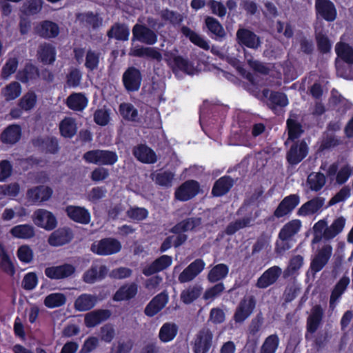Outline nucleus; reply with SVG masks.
<instances>
[{
	"label": "nucleus",
	"mask_w": 353,
	"mask_h": 353,
	"mask_svg": "<svg viewBox=\"0 0 353 353\" xmlns=\"http://www.w3.org/2000/svg\"><path fill=\"white\" fill-rule=\"evenodd\" d=\"M346 40L347 34H343L335 46L338 57L336 60V72L344 79H353V48L346 43Z\"/></svg>",
	"instance_id": "1"
},
{
	"label": "nucleus",
	"mask_w": 353,
	"mask_h": 353,
	"mask_svg": "<svg viewBox=\"0 0 353 353\" xmlns=\"http://www.w3.org/2000/svg\"><path fill=\"white\" fill-rule=\"evenodd\" d=\"M345 221L344 217L340 216L336 219L330 226H327V223L324 219L316 222L313 227L312 244L319 243L323 239L330 240L334 238L343 231Z\"/></svg>",
	"instance_id": "2"
},
{
	"label": "nucleus",
	"mask_w": 353,
	"mask_h": 353,
	"mask_svg": "<svg viewBox=\"0 0 353 353\" xmlns=\"http://www.w3.org/2000/svg\"><path fill=\"white\" fill-rule=\"evenodd\" d=\"M238 213L241 215L245 214V216L229 224L226 228V233L228 234H232L241 228L251 225L260 214L258 209L249 204L243 205Z\"/></svg>",
	"instance_id": "3"
},
{
	"label": "nucleus",
	"mask_w": 353,
	"mask_h": 353,
	"mask_svg": "<svg viewBox=\"0 0 353 353\" xmlns=\"http://www.w3.org/2000/svg\"><path fill=\"white\" fill-rule=\"evenodd\" d=\"M164 59L172 68L176 75L180 72L192 75L195 73L194 66L187 60L178 55V50L172 49L164 53Z\"/></svg>",
	"instance_id": "4"
},
{
	"label": "nucleus",
	"mask_w": 353,
	"mask_h": 353,
	"mask_svg": "<svg viewBox=\"0 0 353 353\" xmlns=\"http://www.w3.org/2000/svg\"><path fill=\"white\" fill-rule=\"evenodd\" d=\"M326 164H322L321 169L326 172L327 176L332 179L335 177L336 182L339 184H343L347 181L349 178L353 174L352 166L346 161H337L330 165L327 169H325Z\"/></svg>",
	"instance_id": "5"
},
{
	"label": "nucleus",
	"mask_w": 353,
	"mask_h": 353,
	"mask_svg": "<svg viewBox=\"0 0 353 353\" xmlns=\"http://www.w3.org/2000/svg\"><path fill=\"white\" fill-rule=\"evenodd\" d=\"M121 249V243L112 238H105L100 241H96L92 243L90 248L94 254L102 256L117 253Z\"/></svg>",
	"instance_id": "6"
},
{
	"label": "nucleus",
	"mask_w": 353,
	"mask_h": 353,
	"mask_svg": "<svg viewBox=\"0 0 353 353\" xmlns=\"http://www.w3.org/2000/svg\"><path fill=\"white\" fill-rule=\"evenodd\" d=\"M84 159L91 163L99 165H113L117 161V154L108 150H92L86 152Z\"/></svg>",
	"instance_id": "7"
},
{
	"label": "nucleus",
	"mask_w": 353,
	"mask_h": 353,
	"mask_svg": "<svg viewBox=\"0 0 353 353\" xmlns=\"http://www.w3.org/2000/svg\"><path fill=\"white\" fill-rule=\"evenodd\" d=\"M36 225L46 230H52L57 226V219L54 214L44 209L36 210L32 215Z\"/></svg>",
	"instance_id": "8"
},
{
	"label": "nucleus",
	"mask_w": 353,
	"mask_h": 353,
	"mask_svg": "<svg viewBox=\"0 0 353 353\" xmlns=\"http://www.w3.org/2000/svg\"><path fill=\"white\" fill-rule=\"evenodd\" d=\"M213 334L208 328L202 329L196 336L193 351L194 353H208L212 345Z\"/></svg>",
	"instance_id": "9"
},
{
	"label": "nucleus",
	"mask_w": 353,
	"mask_h": 353,
	"mask_svg": "<svg viewBox=\"0 0 353 353\" xmlns=\"http://www.w3.org/2000/svg\"><path fill=\"white\" fill-rule=\"evenodd\" d=\"M255 307V301L253 297H244L236 307L234 314V320L236 323H243L252 313Z\"/></svg>",
	"instance_id": "10"
},
{
	"label": "nucleus",
	"mask_w": 353,
	"mask_h": 353,
	"mask_svg": "<svg viewBox=\"0 0 353 353\" xmlns=\"http://www.w3.org/2000/svg\"><path fill=\"white\" fill-rule=\"evenodd\" d=\"M332 253V248L330 245H324L314 256L310 264V269L314 273L321 270L328 262Z\"/></svg>",
	"instance_id": "11"
},
{
	"label": "nucleus",
	"mask_w": 353,
	"mask_h": 353,
	"mask_svg": "<svg viewBox=\"0 0 353 353\" xmlns=\"http://www.w3.org/2000/svg\"><path fill=\"white\" fill-rule=\"evenodd\" d=\"M199 191V184L194 180L183 183L175 192L176 199L185 201L195 196Z\"/></svg>",
	"instance_id": "12"
},
{
	"label": "nucleus",
	"mask_w": 353,
	"mask_h": 353,
	"mask_svg": "<svg viewBox=\"0 0 353 353\" xmlns=\"http://www.w3.org/2000/svg\"><path fill=\"white\" fill-rule=\"evenodd\" d=\"M205 263L201 259H196L191 263L179 276V281L181 283L192 281L204 269Z\"/></svg>",
	"instance_id": "13"
},
{
	"label": "nucleus",
	"mask_w": 353,
	"mask_h": 353,
	"mask_svg": "<svg viewBox=\"0 0 353 353\" xmlns=\"http://www.w3.org/2000/svg\"><path fill=\"white\" fill-rule=\"evenodd\" d=\"M238 43L249 48L256 49L261 45L259 37L253 32L245 28H239L236 32Z\"/></svg>",
	"instance_id": "14"
},
{
	"label": "nucleus",
	"mask_w": 353,
	"mask_h": 353,
	"mask_svg": "<svg viewBox=\"0 0 353 353\" xmlns=\"http://www.w3.org/2000/svg\"><path fill=\"white\" fill-rule=\"evenodd\" d=\"M123 81L128 91L138 90L141 83L140 71L134 67L129 68L123 75Z\"/></svg>",
	"instance_id": "15"
},
{
	"label": "nucleus",
	"mask_w": 353,
	"mask_h": 353,
	"mask_svg": "<svg viewBox=\"0 0 353 353\" xmlns=\"http://www.w3.org/2000/svg\"><path fill=\"white\" fill-rule=\"evenodd\" d=\"M316 13L327 21H333L336 17V10L330 0H316Z\"/></svg>",
	"instance_id": "16"
},
{
	"label": "nucleus",
	"mask_w": 353,
	"mask_h": 353,
	"mask_svg": "<svg viewBox=\"0 0 353 353\" xmlns=\"http://www.w3.org/2000/svg\"><path fill=\"white\" fill-rule=\"evenodd\" d=\"M134 39L148 45H152L157 41V34L146 26L136 24L132 29Z\"/></svg>",
	"instance_id": "17"
},
{
	"label": "nucleus",
	"mask_w": 353,
	"mask_h": 353,
	"mask_svg": "<svg viewBox=\"0 0 353 353\" xmlns=\"http://www.w3.org/2000/svg\"><path fill=\"white\" fill-rule=\"evenodd\" d=\"M299 203V196L291 194L285 197L274 211V216L277 218L283 217L290 213Z\"/></svg>",
	"instance_id": "18"
},
{
	"label": "nucleus",
	"mask_w": 353,
	"mask_h": 353,
	"mask_svg": "<svg viewBox=\"0 0 353 353\" xmlns=\"http://www.w3.org/2000/svg\"><path fill=\"white\" fill-rule=\"evenodd\" d=\"M299 203V196L291 194L285 197L274 211V216L277 218L283 217L290 213Z\"/></svg>",
	"instance_id": "19"
},
{
	"label": "nucleus",
	"mask_w": 353,
	"mask_h": 353,
	"mask_svg": "<svg viewBox=\"0 0 353 353\" xmlns=\"http://www.w3.org/2000/svg\"><path fill=\"white\" fill-rule=\"evenodd\" d=\"M299 203V196L291 194L285 197L274 211V216L277 218L283 217L290 213Z\"/></svg>",
	"instance_id": "20"
},
{
	"label": "nucleus",
	"mask_w": 353,
	"mask_h": 353,
	"mask_svg": "<svg viewBox=\"0 0 353 353\" xmlns=\"http://www.w3.org/2000/svg\"><path fill=\"white\" fill-rule=\"evenodd\" d=\"M75 268L70 264H63L46 268L45 274L51 279H62L74 274Z\"/></svg>",
	"instance_id": "21"
},
{
	"label": "nucleus",
	"mask_w": 353,
	"mask_h": 353,
	"mask_svg": "<svg viewBox=\"0 0 353 353\" xmlns=\"http://www.w3.org/2000/svg\"><path fill=\"white\" fill-rule=\"evenodd\" d=\"M282 272L278 266H272L263 272L259 278L256 286L259 288H266L273 284Z\"/></svg>",
	"instance_id": "22"
},
{
	"label": "nucleus",
	"mask_w": 353,
	"mask_h": 353,
	"mask_svg": "<svg viewBox=\"0 0 353 353\" xmlns=\"http://www.w3.org/2000/svg\"><path fill=\"white\" fill-rule=\"evenodd\" d=\"M307 152L308 149L306 143L301 141L291 147L287 155L288 161L290 164L296 165L306 157Z\"/></svg>",
	"instance_id": "23"
},
{
	"label": "nucleus",
	"mask_w": 353,
	"mask_h": 353,
	"mask_svg": "<svg viewBox=\"0 0 353 353\" xmlns=\"http://www.w3.org/2000/svg\"><path fill=\"white\" fill-rule=\"evenodd\" d=\"M168 301V296L166 293L159 294L146 306L145 314L148 316H154L165 306Z\"/></svg>",
	"instance_id": "24"
},
{
	"label": "nucleus",
	"mask_w": 353,
	"mask_h": 353,
	"mask_svg": "<svg viewBox=\"0 0 353 353\" xmlns=\"http://www.w3.org/2000/svg\"><path fill=\"white\" fill-rule=\"evenodd\" d=\"M172 259L171 256L163 255L150 265L145 266L143 269V274L145 276H150L168 268L172 264Z\"/></svg>",
	"instance_id": "25"
},
{
	"label": "nucleus",
	"mask_w": 353,
	"mask_h": 353,
	"mask_svg": "<svg viewBox=\"0 0 353 353\" xmlns=\"http://www.w3.org/2000/svg\"><path fill=\"white\" fill-rule=\"evenodd\" d=\"M68 216L74 221L88 224L90 221V214L84 208L70 205L65 209Z\"/></svg>",
	"instance_id": "26"
},
{
	"label": "nucleus",
	"mask_w": 353,
	"mask_h": 353,
	"mask_svg": "<svg viewBox=\"0 0 353 353\" xmlns=\"http://www.w3.org/2000/svg\"><path fill=\"white\" fill-rule=\"evenodd\" d=\"M323 316V310L319 305L314 306L312 310L311 314L308 317L307 323V333L305 335L307 339L312 338V335L317 330L319 325L321 321Z\"/></svg>",
	"instance_id": "27"
},
{
	"label": "nucleus",
	"mask_w": 353,
	"mask_h": 353,
	"mask_svg": "<svg viewBox=\"0 0 353 353\" xmlns=\"http://www.w3.org/2000/svg\"><path fill=\"white\" fill-rule=\"evenodd\" d=\"M52 194V190L47 186H39L28 191L27 196L33 203H41L48 201Z\"/></svg>",
	"instance_id": "28"
},
{
	"label": "nucleus",
	"mask_w": 353,
	"mask_h": 353,
	"mask_svg": "<svg viewBox=\"0 0 353 353\" xmlns=\"http://www.w3.org/2000/svg\"><path fill=\"white\" fill-rule=\"evenodd\" d=\"M111 313L108 310H97L85 315V325L88 327H94L108 319Z\"/></svg>",
	"instance_id": "29"
},
{
	"label": "nucleus",
	"mask_w": 353,
	"mask_h": 353,
	"mask_svg": "<svg viewBox=\"0 0 353 353\" xmlns=\"http://www.w3.org/2000/svg\"><path fill=\"white\" fill-rule=\"evenodd\" d=\"M330 105L340 114L345 113L350 108V103L345 99L336 90L331 91V97L329 100Z\"/></svg>",
	"instance_id": "30"
},
{
	"label": "nucleus",
	"mask_w": 353,
	"mask_h": 353,
	"mask_svg": "<svg viewBox=\"0 0 353 353\" xmlns=\"http://www.w3.org/2000/svg\"><path fill=\"white\" fill-rule=\"evenodd\" d=\"M325 199L314 198L303 204L298 210V215L308 216L317 212L324 205Z\"/></svg>",
	"instance_id": "31"
},
{
	"label": "nucleus",
	"mask_w": 353,
	"mask_h": 353,
	"mask_svg": "<svg viewBox=\"0 0 353 353\" xmlns=\"http://www.w3.org/2000/svg\"><path fill=\"white\" fill-rule=\"evenodd\" d=\"M134 155L141 162L153 163L157 161L154 152L144 145H140L134 149Z\"/></svg>",
	"instance_id": "32"
},
{
	"label": "nucleus",
	"mask_w": 353,
	"mask_h": 353,
	"mask_svg": "<svg viewBox=\"0 0 353 353\" xmlns=\"http://www.w3.org/2000/svg\"><path fill=\"white\" fill-rule=\"evenodd\" d=\"M108 270L105 265H92L83 276V280L85 283H92L97 280H100L107 274Z\"/></svg>",
	"instance_id": "33"
},
{
	"label": "nucleus",
	"mask_w": 353,
	"mask_h": 353,
	"mask_svg": "<svg viewBox=\"0 0 353 353\" xmlns=\"http://www.w3.org/2000/svg\"><path fill=\"white\" fill-rule=\"evenodd\" d=\"M97 303V297L96 296L83 294L76 299L74 307L78 311H87L94 307Z\"/></svg>",
	"instance_id": "34"
},
{
	"label": "nucleus",
	"mask_w": 353,
	"mask_h": 353,
	"mask_svg": "<svg viewBox=\"0 0 353 353\" xmlns=\"http://www.w3.org/2000/svg\"><path fill=\"white\" fill-rule=\"evenodd\" d=\"M349 283L350 279L347 276H343L336 285L332 292L330 301V306L332 310L336 307L340 297L345 290Z\"/></svg>",
	"instance_id": "35"
},
{
	"label": "nucleus",
	"mask_w": 353,
	"mask_h": 353,
	"mask_svg": "<svg viewBox=\"0 0 353 353\" xmlns=\"http://www.w3.org/2000/svg\"><path fill=\"white\" fill-rule=\"evenodd\" d=\"M267 89L263 90V95L265 98L268 99L269 105L272 108H275L276 106L284 107L288 104V99L287 96L281 92H272L269 93Z\"/></svg>",
	"instance_id": "36"
},
{
	"label": "nucleus",
	"mask_w": 353,
	"mask_h": 353,
	"mask_svg": "<svg viewBox=\"0 0 353 353\" xmlns=\"http://www.w3.org/2000/svg\"><path fill=\"white\" fill-rule=\"evenodd\" d=\"M88 100L81 93H73L67 99V105L70 109L76 111L83 110L88 105Z\"/></svg>",
	"instance_id": "37"
},
{
	"label": "nucleus",
	"mask_w": 353,
	"mask_h": 353,
	"mask_svg": "<svg viewBox=\"0 0 353 353\" xmlns=\"http://www.w3.org/2000/svg\"><path fill=\"white\" fill-rule=\"evenodd\" d=\"M71 238V234L68 230L59 229L51 234L48 243L52 246H60L69 242Z\"/></svg>",
	"instance_id": "38"
},
{
	"label": "nucleus",
	"mask_w": 353,
	"mask_h": 353,
	"mask_svg": "<svg viewBox=\"0 0 353 353\" xmlns=\"http://www.w3.org/2000/svg\"><path fill=\"white\" fill-rule=\"evenodd\" d=\"M201 225V219L190 218L182 221L172 228V232L179 233L196 230Z\"/></svg>",
	"instance_id": "39"
},
{
	"label": "nucleus",
	"mask_w": 353,
	"mask_h": 353,
	"mask_svg": "<svg viewBox=\"0 0 353 353\" xmlns=\"http://www.w3.org/2000/svg\"><path fill=\"white\" fill-rule=\"evenodd\" d=\"M39 59L45 64H51L55 61L56 51L54 47L48 43L41 44L38 51Z\"/></svg>",
	"instance_id": "40"
},
{
	"label": "nucleus",
	"mask_w": 353,
	"mask_h": 353,
	"mask_svg": "<svg viewBox=\"0 0 353 353\" xmlns=\"http://www.w3.org/2000/svg\"><path fill=\"white\" fill-rule=\"evenodd\" d=\"M301 228V222L299 219L289 221L283 225L279 232V237L291 239L296 234Z\"/></svg>",
	"instance_id": "41"
},
{
	"label": "nucleus",
	"mask_w": 353,
	"mask_h": 353,
	"mask_svg": "<svg viewBox=\"0 0 353 353\" xmlns=\"http://www.w3.org/2000/svg\"><path fill=\"white\" fill-rule=\"evenodd\" d=\"M137 293V285L130 283L121 287L114 296V300L121 301L133 298Z\"/></svg>",
	"instance_id": "42"
},
{
	"label": "nucleus",
	"mask_w": 353,
	"mask_h": 353,
	"mask_svg": "<svg viewBox=\"0 0 353 353\" xmlns=\"http://www.w3.org/2000/svg\"><path fill=\"white\" fill-rule=\"evenodd\" d=\"M178 327L173 323H165L160 328L159 337L163 343L172 341L176 336Z\"/></svg>",
	"instance_id": "43"
},
{
	"label": "nucleus",
	"mask_w": 353,
	"mask_h": 353,
	"mask_svg": "<svg viewBox=\"0 0 353 353\" xmlns=\"http://www.w3.org/2000/svg\"><path fill=\"white\" fill-rule=\"evenodd\" d=\"M10 232L15 238L28 239L34 236V228L31 225L22 224L13 227Z\"/></svg>",
	"instance_id": "44"
},
{
	"label": "nucleus",
	"mask_w": 353,
	"mask_h": 353,
	"mask_svg": "<svg viewBox=\"0 0 353 353\" xmlns=\"http://www.w3.org/2000/svg\"><path fill=\"white\" fill-rule=\"evenodd\" d=\"M229 272V268L223 263L214 266L209 272L208 279L211 283H215L225 279Z\"/></svg>",
	"instance_id": "45"
},
{
	"label": "nucleus",
	"mask_w": 353,
	"mask_h": 353,
	"mask_svg": "<svg viewBox=\"0 0 353 353\" xmlns=\"http://www.w3.org/2000/svg\"><path fill=\"white\" fill-rule=\"evenodd\" d=\"M21 137V128L17 125L8 127L1 134V140L7 143H15Z\"/></svg>",
	"instance_id": "46"
},
{
	"label": "nucleus",
	"mask_w": 353,
	"mask_h": 353,
	"mask_svg": "<svg viewBox=\"0 0 353 353\" xmlns=\"http://www.w3.org/2000/svg\"><path fill=\"white\" fill-rule=\"evenodd\" d=\"M59 130L63 137L71 138L77 132V123L72 118L66 117L60 123Z\"/></svg>",
	"instance_id": "47"
},
{
	"label": "nucleus",
	"mask_w": 353,
	"mask_h": 353,
	"mask_svg": "<svg viewBox=\"0 0 353 353\" xmlns=\"http://www.w3.org/2000/svg\"><path fill=\"white\" fill-rule=\"evenodd\" d=\"M37 32L39 34L43 37L52 38L59 34V29L56 23L46 21L40 25Z\"/></svg>",
	"instance_id": "48"
},
{
	"label": "nucleus",
	"mask_w": 353,
	"mask_h": 353,
	"mask_svg": "<svg viewBox=\"0 0 353 353\" xmlns=\"http://www.w3.org/2000/svg\"><path fill=\"white\" fill-rule=\"evenodd\" d=\"M232 186V180L229 176L220 178L214 184L212 192L216 196H220L227 193Z\"/></svg>",
	"instance_id": "49"
},
{
	"label": "nucleus",
	"mask_w": 353,
	"mask_h": 353,
	"mask_svg": "<svg viewBox=\"0 0 353 353\" xmlns=\"http://www.w3.org/2000/svg\"><path fill=\"white\" fill-rule=\"evenodd\" d=\"M21 93V86L16 81L8 84L1 90V94L6 101H12L17 99Z\"/></svg>",
	"instance_id": "50"
},
{
	"label": "nucleus",
	"mask_w": 353,
	"mask_h": 353,
	"mask_svg": "<svg viewBox=\"0 0 353 353\" xmlns=\"http://www.w3.org/2000/svg\"><path fill=\"white\" fill-rule=\"evenodd\" d=\"M325 176L323 174L312 172L307 177V184L311 190L317 192L325 185Z\"/></svg>",
	"instance_id": "51"
},
{
	"label": "nucleus",
	"mask_w": 353,
	"mask_h": 353,
	"mask_svg": "<svg viewBox=\"0 0 353 353\" xmlns=\"http://www.w3.org/2000/svg\"><path fill=\"white\" fill-rule=\"evenodd\" d=\"M202 288L200 285H195L188 287L182 291L181 299L185 304H190L196 300L201 294Z\"/></svg>",
	"instance_id": "52"
},
{
	"label": "nucleus",
	"mask_w": 353,
	"mask_h": 353,
	"mask_svg": "<svg viewBox=\"0 0 353 353\" xmlns=\"http://www.w3.org/2000/svg\"><path fill=\"white\" fill-rule=\"evenodd\" d=\"M205 25L215 39H222L225 36V32L222 25L216 19L208 17L205 19Z\"/></svg>",
	"instance_id": "53"
},
{
	"label": "nucleus",
	"mask_w": 353,
	"mask_h": 353,
	"mask_svg": "<svg viewBox=\"0 0 353 353\" xmlns=\"http://www.w3.org/2000/svg\"><path fill=\"white\" fill-rule=\"evenodd\" d=\"M130 35V30L127 26L117 23L108 31V36L110 38H115L117 40H128Z\"/></svg>",
	"instance_id": "54"
},
{
	"label": "nucleus",
	"mask_w": 353,
	"mask_h": 353,
	"mask_svg": "<svg viewBox=\"0 0 353 353\" xmlns=\"http://www.w3.org/2000/svg\"><path fill=\"white\" fill-rule=\"evenodd\" d=\"M174 174L168 171L159 170L152 174V179L159 185L165 187L172 186Z\"/></svg>",
	"instance_id": "55"
},
{
	"label": "nucleus",
	"mask_w": 353,
	"mask_h": 353,
	"mask_svg": "<svg viewBox=\"0 0 353 353\" xmlns=\"http://www.w3.org/2000/svg\"><path fill=\"white\" fill-rule=\"evenodd\" d=\"M38 77V69L30 63L27 64L24 69L19 70L17 74V79L23 83L28 82Z\"/></svg>",
	"instance_id": "56"
},
{
	"label": "nucleus",
	"mask_w": 353,
	"mask_h": 353,
	"mask_svg": "<svg viewBox=\"0 0 353 353\" xmlns=\"http://www.w3.org/2000/svg\"><path fill=\"white\" fill-rule=\"evenodd\" d=\"M0 269L10 276L15 273L13 263L1 244H0Z\"/></svg>",
	"instance_id": "57"
},
{
	"label": "nucleus",
	"mask_w": 353,
	"mask_h": 353,
	"mask_svg": "<svg viewBox=\"0 0 353 353\" xmlns=\"http://www.w3.org/2000/svg\"><path fill=\"white\" fill-rule=\"evenodd\" d=\"M280 343L277 334H274L268 336L263 341L260 353H275L279 347Z\"/></svg>",
	"instance_id": "58"
},
{
	"label": "nucleus",
	"mask_w": 353,
	"mask_h": 353,
	"mask_svg": "<svg viewBox=\"0 0 353 353\" xmlns=\"http://www.w3.org/2000/svg\"><path fill=\"white\" fill-rule=\"evenodd\" d=\"M181 31L182 33L185 37H188L191 42H192L194 44L198 46L199 47L204 50L210 49L208 42L203 37H202L197 33L192 31L190 28L187 27H183Z\"/></svg>",
	"instance_id": "59"
},
{
	"label": "nucleus",
	"mask_w": 353,
	"mask_h": 353,
	"mask_svg": "<svg viewBox=\"0 0 353 353\" xmlns=\"http://www.w3.org/2000/svg\"><path fill=\"white\" fill-rule=\"evenodd\" d=\"M66 297L62 293H52L44 299V305L48 308H54L62 306L65 303Z\"/></svg>",
	"instance_id": "60"
},
{
	"label": "nucleus",
	"mask_w": 353,
	"mask_h": 353,
	"mask_svg": "<svg viewBox=\"0 0 353 353\" xmlns=\"http://www.w3.org/2000/svg\"><path fill=\"white\" fill-rule=\"evenodd\" d=\"M287 127L289 139L292 141L299 138L303 133L302 127L300 123L297 122L294 116L291 115L288 119Z\"/></svg>",
	"instance_id": "61"
},
{
	"label": "nucleus",
	"mask_w": 353,
	"mask_h": 353,
	"mask_svg": "<svg viewBox=\"0 0 353 353\" xmlns=\"http://www.w3.org/2000/svg\"><path fill=\"white\" fill-rule=\"evenodd\" d=\"M101 54L99 52L90 50L85 56V66L89 70H94L99 66Z\"/></svg>",
	"instance_id": "62"
},
{
	"label": "nucleus",
	"mask_w": 353,
	"mask_h": 353,
	"mask_svg": "<svg viewBox=\"0 0 353 353\" xmlns=\"http://www.w3.org/2000/svg\"><path fill=\"white\" fill-rule=\"evenodd\" d=\"M119 112L125 119L130 121H134L138 115L137 110L130 103H121L119 106Z\"/></svg>",
	"instance_id": "63"
},
{
	"label": "nucleus",
	"mask_w": 353,
	"mask_h": 353,
	"mask_svg": "<svg viewBox=\"0 0 353 353\" xmlns=\"http://www.w3.org/2000/svg\"><path fill=\"white\" fill-rule=\"evenodd\" d=\"M18 67V60L16 57H10L8 59L1 70V76L7 79L11 74L15 72Z\"/></svg>",
	"instance_id": "64"
}]
</instances>
